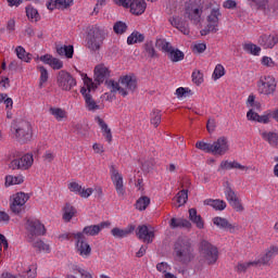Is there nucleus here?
I'll return each instance as SVG.
<instances>
[{
	"label": "nucleus",
	"instance_id": "52",
	"mask_svg": "<svg viewBox=\"0 0 278 278\" xmlns=\"http://www.w3.org/2000/svg\"><path fill=\"white\" fill-rule=\"evenodd\" d=\"M161 123H162L161 111L154 110L151 113V125H154V127H159Z\"/></svg>",
	"mask_w": 278,
	"mask_h": 278
},
{
	"label": "nucleus",
	"instance_id": "48",
	"mask_svg": "<svg viewBox=\"0 0 278 278\" xmlns=\"http://www.w3.org/2000/svg\"><path fill=\"white\" fill-rule=\"evenodd\" d=\"M25 179L23 176H7L5 177V184L7 186H18L23 184Z\"/></svg>",
	"mask_w": 278,
	"mask_h": 278
},
{
	"label": "nucleus",
	"instance_id": "10",
	"mask_svg": "<svg viewBox=\"0 0 278 278\" xmlns=\"http://www.w3.org/2000/svg\"><path fill=\"white\" fill-rule=\"evenodd\" d=\"M56 84L61 90H65L68 92L70 90H73L75 86H77V80L71 75V73L66 71L59 72L56 76Z\"/></svg>",
	"mask_w": 278,
	"mask_h": 278
},
{
	"label": "nucleus",
	"instance_id": "62",
	"mask_svg": "<svg viewBox=\"0 0 278 278\" xmlns=\"http://www.w3.org/2000/svg\"><path fill=\"white\" fill-rule=\"evenodd\" d=\"M207 49V46L205 43H195L193 45V51L195 53H203Z\"/></svg>",
	"mask_w": 278,
	"mask_h": 278
},
{
	"label": "nucleus",
	"instance_id": "33",
	"mask_svg": "<svg viewBox=\"0 0 278 278\" xmlns=\"http://www.w3.org/2000/svg\"><path fill=\"white\" fill-rule=\"evenodd\" d=\"M189 219L198 229H203L205 227V223L203 222V217L201 215L197 214V208H190L189 210Z\"/></svg>",
	"mask_w": 278,
	"mask_h": 278
},
{
	"label": "nucleus",
	"instance_id": "13",
	"mask_svg": "<svg viewBox=\"0 0 278 278\" xmlns=\"http://www.w3.org/2000/svg\"><path fill=\"white\" fill-rule=\"evenodd\" d=\"M26 229L31 238L34 236H45L47 233V229L45 228V225L40 223L38 219L28 218L26 222Z\"/></svg>",
	"mask_w": 278,
	"mask_h": 278
},
{
	"label": "nucleus",
	"instance_id": "4",
	"mask_svg": "<svg viewBox=\"0 0 278 278\" xmlns=\"http://www.w3.org/2000/svg\"><path fill=\"white\" fill-rule=\"evenodd\" d=\"M84 87L80 88V94L85 99L86 109L89 112H97V110H101V106L97 104V101L92 98V92L97 90V85L88 77L84 79Z\"/></svg>",
	"mask_w": 278,
	"mask_h": 278
},
{
	"label": "nucleus",
	"instance_id": "17",
	"mask_svg": "<svg viewBox=\"0 0 278 278\" xmlns=\"http://www.w3.org/2000/svg\"><path fill=\"white\" fill-rule=\"evenodd\" d=\"M229 151V139L219 137L213 142V155H225Z\"/></svg>",
	"mask_w": 278,
	"mask_h": 278
},
{
	"label": "nucleus",
	"instance_id": "50",
	"mask_svg": "<svg viewBox=\"0 0 278 278\" xmlns=\"http://www.w3.org/2000/svg\"><path fill=\"white\" fill-rule=\"evenodd\" d=\"M194 92L190 88L179 87L176 89V96L178 99H184V97H192Z\"/></svg>",
	"mask_w": 278,
	"mask_h": 278
},
{
	"label": "nucleus",
	"instance_id": "51",
	"mask_svg": "<svg viewBox=\"0 0 278 278\" xmlns=\"http://www.w3.org/2000/svg\"><path fill=\"white\" fill-rule=\"evenodd\" d=\"M197 149L204 151V153H213V143H207L205 141H198L195 143Z\"/></svg>",
	"mask_w": 278,
	"mask_h": 278
},
{
	"label": "nucleus",
	"instance_id": "32",
	"mask_svg": "<svg viewBox=\"0 0 278 278\" xmlns=\"http://www.w3.org/2000/svg\"><path fill=\"white\" fill-rule=\"evenodd\" d=\"M220 168H223L224 170H231L232 168H237L239 170H244V172L251 169V167L244 166L237 161H233V162L223 161L220 163Z\"/></svg>",
	"mask_w": 278,
	"mask_h": 278
},
{
	"label": "nucleus",
	"instance_id": "25",
	"mask_svg": "<svg viewBox=\"0 0 278 278\" xmlns=\"http://www.w3.org/2000/svg\"><path fill=\"white\" fill-rule=\"evenodd\" d=\"M73 5V0H48L46 7L53 10H66V8H71Z\"/></svg>",
	"mask_w": 278,
	"mask_h": 278
},
{
	"label": "nucleus",
	"instance_id": "26",
	"mask_svg": "<svg viewBox=\"0 0 278 278\" xmlns=\"http://www.w3.org/2000/svg\"><path fill=\"white\" fill-rule=\"evenodd\" d=\"M248 121H254L256 123H262L263 125H268L270 123V112H268L265 115H260L256 112L253 111V109H250L247 113Z\"/></svg>",
	"mask_w": 278,
	"mask_h": 278
},
{
	"label": "nucleus",
	"instance_id": "57",
	"mask_svg": "<svg viewBox=\"0 0 278 278\" xmlns=\"http://www.w3.org/2000/svg\"><path fill=\"white\" fill-rule=\"evenodd\" d=\"M261 64L263 66H266L267 68H275L277 66V63L273 61V58L270 56H263L261 60Z\"/></svg>",
	"mask_w": 278,
	"mask_h": 278
},
{
	"label": "nucleus",
	"instance_id": "54",
	"mask_svg": "<svg viewBox=\"0 0 278 278\" xmlns=\"http://www.w3.org/2000/svg\"><path fill=\"white\" fill-rule=\"evenodd\" d=\"M33 247L38 251H45L46 253H49V251H51L49 244L45 243V241L42 240H37L36 242L33 243Z\"/></svg>",
	"mask_w": 278,
	"mask_h": 278
},
{
	"label": "nucleus",
	"instance_id": "56",
	"mask_svg": "<svg viewBox=\"0 0 278 278\" xmlns=\"http://www.w3.org/2000/svg\"><path fill=\"white\" fill-rule=\"evenodd\" d=\"M192 81L195 84V86H201V84L204 81L203 73H201V71H194L192 73Z\"/></svg>",
	"mask_w": 278,
	"mask_h": 278
},
{
	"label": "nucleus",
	"instance_id": "5",
	"mask_svg": "<svg viewBox=\"0 0 278 278\" xmlns=\"http://www.w3.org/2000/svg\"><path fill=\"white\" fill-rule=\"evenodd\" d=\"M106 36L108 33H105V29L99 26L91 27L87 35V49L89 51H99L103 47Z\"/></svg>",
	"mask_w": 278,
	"mask_h": 278
},
{
	"label": "nucleus",
	"instance_id": "19",
	"mask_svg": "<svg viewBox=\"0 0 278 278\" xmlns=\"http://www.w3.org/2000/svg\"><path fill=\"white\" fill-rule=\"evenodd\" d=\"M277 42L278 36L275 34H263L257 39V43L263 47V49H274Z\"/></svg>",
	"mask_w": 278,
	"mask_h": 278
},
{
	"label": "nucleus",
	"instance_id": "1",
	"mask_svg": "<svg viewBox=\"0 0 278 278\" xmlns=\"http://www.w3.org/2000/svg\"><path fill=\"white\" fill-rule=\"evenodd\" d=\"M106 84L111 92H119L122 97H127L129 92L138 90V77L134 74L121 76L118 81L110 80Z\"/></svg>",
	"mask_w": 278,
	"mask_h": 278
},
{
	"label": "nucleus",
	"instance_id": "53",
	"mask_svg": "<svg viewBox=\"0 0 278 278\" xmlns=\"http://www.w3.org/2000/svg\"><path fill=\"white\" fill-rule=\"evenodd\" d=\"M113 30L115 31V34L121 36L127 31V24L121 21L116 22L113 26Z\"/></svg>",
	"mask_w": 278,
	"mask_h": 278
},
{
	"label": "nucleus",
	"instance_id": "28",
	"mask_svg": "<svg viewBox=\"0 0 278 278\" xmlns=\"http://www.w3.org/2000/svg\"><path fill=\"white\" fill-rule=\"evenodd\" d=\"M147 10V2L144 0H132L130 3V12L135 16H140L144 14Z\"/></svg>",
	"mask_w": 278,
	"mask_h": 278
},
{
	"label": "nucleus",
	"instance_id": "11",
	"mask_svg": "<svg viewBox=\"0 0 278 278\" xmlns=\"http://www.w3.org/2000/svg\"><path fill=\"white\" fill-rule=\"evenodd\" d=\"M34 165V154H24L20 159L11 161L9 168L12 170H27Z\"/></svg>",
	"mask_w": 278,
	"mask_h": 278
},
{
	"label": "nucleus",
	"instance_id": "40",
	"mask_svg": "<svg viewBox=\"0 0 278 278\" xmlns=\"http://www.w3.org/2000/svg\"><path fill=\"white\" fill-rule=\"evenodd\" d=\"M149 205H151V199L147 195H142L137 200L135 207L139 210V212H144Z\"/></svg>",
	"mask_w": 278,
	"mask_h": 278
},
{
	"label": "nucleus",
	"instance_id": "60",
	"mask_svg": "<svg viewBox=\"0 0 278 278\" xmlns=\"http://www.w3.org/2000/svg\"><path fill=\"white\" fill-rule=\"evenodd\" d=\"M206 129L208 134H212L216 130V119L214 118H208L207 124H206Z\"/></svg>",
	"mask_w": 278,
	"mask_h": 278
},
{
	"label": "nucleus",
	"instance_id": "58",
	"mask_svg": "<svg viewBox=\"0 0 278 278\" xmlns=\"http://www.w3.org/2000/svg\"><path fill=\"white\" fill-rule=\"evenodd\" d=\"M49 81V72L41 71L40 79H39V88H43L45 84Z\"/></svg>",
	"mask_w": 278,
	"mask_h": 278
},
{
	"label": "nucleus",
	"instance_id": "30",
	"mask_svg": "<svg viewBox=\"0 0 278 278\" xmlns=\"http://www.w3.org/2000/svg\"><path fill=\"white\" fill-rule=\"evenodd\" d=\"M169 227L172 229H177V228L192 229V223H190V220L188 219L173 217L170 219Z\"/></svg>",
	"mask_w": 278,
	"mask_h": 278
},
{
	"label": "nucleus",
	"instance_id": "43",
	"mask_svg": "<svg viewBox=\"0 0 278 278\" xmlns=\"http://www.w3.org/2000/svg\"><path fill=\"white\" fill-rule=\"evenodd\" d=\"M26 16L33 23H38V21H40V14L38 13V10L34 9V7H26Z\"/></svg>",
	"mask_w": 278,
	"mask_h": 278
},
{
	"label": "nucleus",
	"instance_id": "12",
	"mask_svg": "<svg viewBox=\"0 0 278 278\" xmlns=\"http://www.w3.org/2000/svg\"><path fill=\"white\" fill-rule=\"evenodd\" d=\"M224 194L229 205H231V207L235 208L236 212H244V206H242L240 198H238V194H236V191H233V189L229 185V181L226 182Z\"/></svg>",
	"mask_w": 278,
	"mask_h": 278
},
{
	"label": "nucleus",
	"instance_id": "7",
	"mask_svg": "<svg viewBox=\"0 0 278 278\" xmlns=\"http://www.w3.org/2000/svg\"><path fill=\"white\" fill-rule=\"evenodd\" d=\"M220 16H223V14L220 13V7L217 5L213 8L206 18L207 21L206 28L200 31L201 36H207L210 31H213L214 34H216V31H218V23L220 22Z\"/></svg>",
	"mask_w": 278,
	"mask_h": 278
},
{
	"label": "nucleus",
	"instance_id": "63",
	"mask_svg": "<svg viewBox=\"0 0 278 278\" xmlns=\"http://www.w3.org/2000/svg\"><path fill=\"white\" fill-rule=\"evenodd\" d=\"M237 3L235 0H226L223 3V8H225L226 10H233V8H236Z\"/></svg>",
	"mask_w": 278,
	"mask_h": 278
},
{
	"label": "nucleus",
	"instance_id": "24",
	"mask_svg": "<svg viewBox=\"0 0 278 278\" xmlns=\"http://www.w3.org/2000/svg\"><path fill=\"white\" fill-rule=\"evenodd\" d=\"M169 23L173 27H176L178 31H181L185 36H188L190 34V28L188 27V22L184 21L179 16H174L169 18Z\"/></svg>",
	"mask_w": 278,
	"mask_h": 278
},
{
	"label": "nucleus",
	"instance_id": "31",
	"mask_svg": "<svg viewBox=\"0 0 278 278\" xmlns=\"http://www.w3.org/2000/svg\"><path fill=\"white\" fill-rule=\"evenodd\" d=\"M56 53L61 58H67V60L73 59V55L75 53V48L73 46H56Z\"/></svg>",
	"mask_w": 278,
	"mask_h": 278
},
{
	"label": "nucleus",
	"instance_id": "15",
	"mask_svg": "<svg viewBox=\"0 0 278 278\" xmlns=\"http://www.w3.org/2000/svg\"><path fill=\"white\" fill-rule=\"evenodd\" d=\"M74 238L76 240V250L78 251L79 255H81V257H90L92 248H90V244L86 242V236L76 233L74 235Z\"/></svg>",
	"mask_w": 278,
	"mask_h": 278
},
{
	"label": "nucleus",
	"instance_id": "16",
	"mask_svg": "<svg viewBox=\"0 0 278 278\" xmlns=\"http://www.w3.org/2000/svg\"><path fill=\"white\" fill-rule=\"evenodd\" d=\"M203 14V10L195 4H189L185 9V16L189 18L191 23L194 25H199L201 23V15Z\"/></svg>",
	"mask_w": 278,
	"mask_h": 278
},
{
	"label": "nucleus",
	"instance_id": "36",
	"mask_svg": "<svg viewBox=\"0 0 278 278\" xmlns=\"http://www.w3.org/2000/svg\"><path fill=\"white\" fill-rule=\"evenodd\" d=\"M96 122L98 123L100 129L103 131V136H105L106 141L112 142V129L108 127L105 121H103V118L100 116H97Z\"/></svg>",
	"mask_w": 278,
	"mask_h": 278
},
{
	"label": "nucleus",
	"instance_id": "18",
	"mask_svg": "<svg viewBox=\"0 0 278 278\" xmlns=\"http://www.w3.org/2000/svg\"><path fill=\"white\" fill-rule=\"evenodd\" d=\"M136 236L139 240H143L148 244H151L155 238V232L153 230H149L147 225H141L137 227Z\"/></svg>",
	"mask_w": 278,
	"mask_h": 278
},
{
	"label": "nucleus",
	"instance_id": "37",
	"mask_svg": "<svg viewBox=\"0 0 278 278\" xmlns=\"http://www.w3.org/2000/svg\"><path fill=\"white\" fill-rule=\"evenodd\" d=\"M204 205H210L214 210H217L219 212H223L227 207V202L224 200H213V199H206L204 200Z\"/></svg>",
	"mask_w": 278,
	"mask_h": 278
},
{
	"label": "nucleus",
	"instance_id": "23",
	"mask_svg": "<svg viewBox=\"0 0 278 278\" xmlns=\"http://www.w3.org/2000/svg\"><path fill=\"white\" fill-rule=\"evenodd\" d=\"M213 224L219 229H224V231H229L230 233H236V230H238V226L229 223L225 217H214Z\"/></svg>",
	"mask_w": 278,
	"mask_h": 278
},
{
	"label": "nucleus",
	"instance_id": "59",
	"mask_svg": "<svg viewBox=\"0 0 278 278\" xmlns=\"http://www.w3.org/2000/svg\"><path fill=\"white\" fill-rule=\"evenodd\" d=\"M15 278H36V273L31 271V268H28L27 271L18 274Z\"/></svg>",
	"mask_w": 278,
	"mask_h": 278
},
{
	"label": "nucleus",
	"instance_id": "27",
	"mask_svg": "<svg viewBox=\"0 0 278 278\" xmlns=\"http://www.w3.org/2000/svg\"><path fill=\"white\" fill-rule=\"evenodd\" d=\"M136 231V226L129 225L128 227L122 229L118 227H115L111 230V235L113 238H117L122 240V238H127L128 236H131V232Z\"/></svg>",
	"mask_w": 278,
	"mask_h": 278
},
{
	"label": "nucleus",
	"instance_id": "45",
	"mask_svg": "<svg viewBox=\"0 0 278 278\" xmlns=\"http://www.w3.org/2000/svg\"><path fill=\"white\" fill-rule=\"evenodd\" d=\"M15 53L17 58L23 62H29L31 60V54L27 53V51H25V48H23L22 46L15 49Z\"/></svg>",
	"mask_w": 278,
	"mask_h": 278
},
{
	"label": "nucleus",
	"instance_id": "14",
	"mask_svg": "<svg viewBox=\"0 0 278 278\" xmlns=\"http://www.w3.org/2000/svg\"><path fill=\"white\" fill-rule=\"evenodd\" d=\"M111 179L115 186V190L118 197H125V185L123 184V175L118 173V169L114 165L110 166Z\"/></svg>",
	"mask_w": 278,
	"mask_h": 278
},
{
	"label": "nucleus",
	"instance_id": "46",
	"mask_svg": "<svg viewBox=\"0 0 278 278\" xmlns=\"http://www.w3.org/2000/svg\"><path fill=\"white\" fill-rule=\"evenodd\" d=\"M49 112L58 121H62L63 118H66V111H64L61 108H50Z\"/></svg>",
	"mask_w": 278,
	"mask_h": 278
},
{
	"label": "nucleus",
	"instance_id": "20",
	"mask_svg": "<svg viewBox=\"0 0 278 278\" xmlns=\"http://www.w3.org/2000/svg\"><path fill=\"white\" fill-rule=\"evenodd\" d=\"M68 190L71 192H74V194H78L79 197H81V199H88V197H90L94 192V189L83 188L81 185H79L78 182H70Z\"/></svg>",
	"mask_w": 278,
	"mask_h": 278
},
{
	"label": "nucleus",
	"instance_id": "41",
	"mask_svg": "<svg viewBox=\"0 0 278 278\" xmlns=\"http://www.w3.org/2000/svg\"><path fill=\"white\" fill-rule=\"evenodd\" d=\"M243 51H245V53H249L250 55H260L262 53V48L255 43H245L243 46Z\"/></svg>",
	"mask_w": 278,
	"mask_h": 278
},
{
	"label": "nucleus",
	"instance_id": "29",
	"mask_svg": "<svg viewBox=\"0 0 278 278\" xmlns=\"http://www.w3.org/2000/svg\"><path fill=\"white\" fill-rule=\"evenodd\" d=\"M278 255V247L271 245L267 252L256 262L257 264H263L264 266H267L269 264L270 260Z\"/></svg>",
	"mask_w": 278,
	"mask_h": 278
},
{
	"label": "nucleus",
	"instance_id": "47",
	"mask_svg": "<svg viewBox=\"0 0 278 278\" xmlns=\"http://www.w3.org/2000/svg\"><path fill=\"white\" fill-rule=\"evenodd\" d=\"M176 201L178 204V207H181V205H186L188 202V189H182L177 193Z\"/></svg>",
	"mask_w": 278,
	"mask_h": 278
},
{
	"label": "nucleus",
	"instance_id": "34",
	"mask_svg": "<svg viewBox=\"0 0 278 278\" xmlns=\"http://www.w3.org/2000/svg\"><path fill=\"white\" fill-rule=\"evenodd\" d=\"M261 136L270 147H278V132L263 131L261 132Z\"/></svg>",
	"mask_w": 278,
	"mask_h": 278
},
{
	"label": "nucleus",
	"instance_id": "64",
	"mask_svg": "<svg viewBox=\"0 0 278 278\" xmlns=\"http://www.w3.org/2000/svg\"><path fill=\"white\" fill-rule=\"evenodd\" d=\"M156 270H159V273H165L168 270V263L166 262H162V263H159L156 265Z\"/></svg>",
	"mask_w": 278,
	"mask_h": 278
},
{
	"label": "nucleus",
	"instance_id": "35",
	"mask_svg": "<svg viewBox=\"0 0 278 278\" xmlns=\"http://www.w3.org/2000/svg\"><path fill=\"white\" fill-rule=\"evenodd\" d=\"M109 77L110 71H94V85L97 86V88H99V86H101L103 81H105L108 86V83H110V80H108Z\"/></svg>",
	"mask_w": 278,
	"mask_h": 278
},
{
	"label": "nucleus",
	"instance_id": "38",
	"mask_svg": "<svg viewBox=\"0 0 278 278\" xmlns=\"http://www.w3.org/2000/svg\"><path fill=\"white\" fill-rule=\"evenodd\" d=\"M138 42H144V34L135 30L127 37V45H138Z\"/></svg>",
	"mask_w": 278,
	"mask_h": 278
},
{
	"label": "nucleus",
	"instance_id": "39",
	"mask_svg": "<svg viewBox=\"0 0 278 278\" xmlns=\"http://www.w3.org/2000/svg\"><path fill=\"white\" fill-rule=\"evenodd\" d=\"M63 212V220H65L66 223H71L73 216L77 214V210H75V206L68 203L64 206Z\"/></svg>",
	"mask_w": 278,
	"mask_h": 278
},
{
	"label": "nucleus",
	"instance_id": "9",
	"mask_svg": "<svg viewBox=\"0 0 278 278\" xmlns=\"http://www.w3.org/2000/svg\"><path fill=\"white\" fill-rule=\"evenodd\" d=\"M29 201V194L25 192H17L14 198L12 203L10 204V210L15 216H21V214H25V203Z\"/></svg>",
	"mask_w": 278,
	"mask_h": 278
},
{
	"label": "nucleus",
	"instance_id": "6",
	"mask_svg": "<svg viewBox=\"0 0 278 278\" xmlns=\"http://www.w3.org/2000/svg\"><path fill=\"white\" fill-rule=\"evenodd\" d=\"M200 255L205 260L206 264H216L218 262V248L207 240H202L200 242Z\"/></svg>",
	"mask_w": 278,
	"mask_h": 278
},
{
	"label": "nucleus",
	"instance_id": "3",
	"mask_svg": "<svg viewBox=\"0 0 278 278\" xmlns=\"http://www.w3.org/2000/svg\"><path fill=\"white\" fill-rule=\"evenodd\" d=\"M194 250L190 239L180 237L174 244V253L177 262L188 264L194 260Z\"/></svg>",
	"mask_w": 278,
	"mask_h": 278
},
{
	"label": "nucleus",
	"instance_id": "21",
	"mask_svg": "<svg viewBox=\"0 0 278 278\" xmlns=\"http://www.w3.org/2000/svg\"><path fill=\"white\" fill-rule=\"evenodd\" d=\"M40 62L43 64H48L50 68H53L54 71H60V68L64 67V62L62 60L51 55V54H45L39 58Z\"/></svg>",
	"mask_w": 278,
	"mask_h": 278
},
{
	"label": "nucleus",
	"instance_id": "2",
	"mask_svg": "<svg viewBox=\"0 0 278 278\" xmlns=\"http://www.w3.org/2000/svg\"><path fill=\"white\" fill-rule=\"evenodd\" d=\"M11 138L20 144H27L34 138L31 124L27 121H13L11 124Z\"/></svg>",
	"mask_w": 278,
	"mask_h": 278
},
{
	"label": "nucleus",
	"instance_id": "49",
	"mask_svg": "<svg viewBox=\"0 0 278 278\" xmlns=\"http://www.w3.org/2000/svg\"><path fill=\"white\" fill-rule=\"evenodd\" d=\"M144 53L148 58H157V52H155L153 41H147L144 43Z\"/></svg>",
	"mask_w": 278,
	"mask_h": 278
},
{
	"label": "nucleus",
	"instance_id": "44",
	"mask_svg": "<svg viewBox=\"0 0 278 278\" xmlns=\"http://www.w3.org/2000/svg\"><path fill=\"white\" fill-rule=\"evenodd\" d=\"M168 59L172 62H181L184 60L185 54L179 49H172V51L167 54Z\"/></svg>",
	"mask_w": 278,
	"mask_h": 278
},
{
	"label": "nucleus",
	"instance_id": "42",
	"mask_svg": "<svg viewBox=\"0 0 278 278\" xmlns=\"http://www.w3.org/2000/svg\"><path fill=\"white\" fill-rule=\"evenodd\" d=\"M156 47L161 49L164 53H167V55L173 51V46L170 42L166 41V39H157L156 40Z\"/></svg>",
	"mask_w": 278,
	"mask_h": 278
},
{
	"label": "nucleus",
	"instance_id": "22",
	"mask_svg": "<svg viewBox=\"0 0 278 278\" xmlns=\"http://www.w3.org/2000/svg\"><path fill=\"white\" fill-rule=\"evenodd\" d=\"M105 227H110V223L108 222H102L100 225H91V226H86L83 231L76 232V233H81L83 236H99L101 233L102 229H105Z\"/></svg>",
	"mask_w": 278,
	"mask_h": 278
},
{
	"label": "nucleus",
	"instance_id": "55",
	"mask_svg": "<svg viewBox=\"0 0 278 278\" xmlns=\"http://www.w3.org/2000/svg\"><path fill=\"white\" fill-rule=\"evenodd\" d=\"M257 262L239 263L236 267L237 273H247L249 266H257Z\"/></svg>",
	"mask_w": 278,
	"mask_h": 278
},
{
	"label": "nucleus",
	"instance_id": "61",
	"mask_svg": "<svg viewBox=\"0 0 278 278\" xmlns=\"http://www.w3.org/2000/svg\"><path fill=\"white\" fill-rule=\"evenodd\" d=\"M54 160H55V153H53L50 150L46 151V153L43 154V161L51 164V162H53Z\"/></svg>",
	"mask_w": 278,
	"mask_h": 278
},
{
	"label": "nucleus",
	"instance_id": "8",
	"mask_svg": "<svg viewBox=\"0 0 278 278\" xmlns=\"http://www.w3.org/2000/svg\"><path fill=\"white\" fill-rule=\"evenodd\" d=\"M257 88L260 94H265L266 97H270V94H275L277 90V80H275L274 76H261L257 81Z\"/></svg>",
	"mask_w": 278,
	"mask_h": 278
}]
</instances>
